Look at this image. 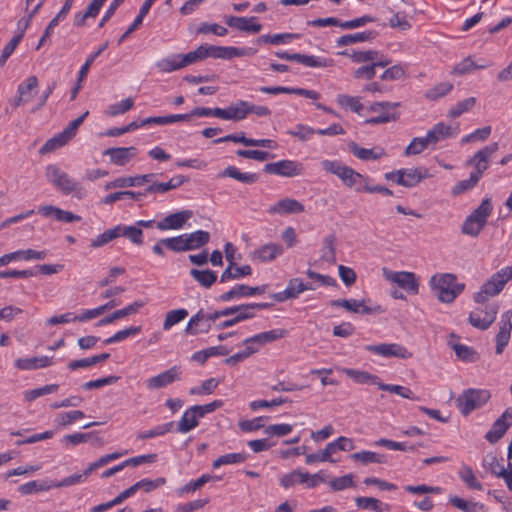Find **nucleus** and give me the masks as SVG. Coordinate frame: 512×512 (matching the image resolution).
Returning a JSON list of instances; mask_svg holds the SVG:
<instances>
[{
  "mask_svg": "<svg viewBox=\"0 0 512 512\" xmlns=\"http://www.w3.org/2000/svg\"><path fill=\"white\" fill-rule=\"evenodd\" d=\"M216 321L213 312H207L204 309L198 310L188 321L185 327L187 335L196 336L201 333H208L212 324Z\"/></svg>",
  "mask_w": 512,
  "mask_h": 512,
  "instance_id": "7",
  "label": "nucleus"
},
{
  "mask_svg": "<svg viewBox=\"0 0 512 512\" xmlns=\"http://www.w3.org/2000/svg\"><path fill=\"white\" fill-rule=\"evenodd\" d=\"M191 276L204 288H210L217 280V275L212 270L192 269Z\"/></svg>",
  "mask_w": 512,
  "mask_h": 512,
  "instance_id": "51",
  "label": "nucleus"
},
{
  "mask_svg": "<svg viewBox=\"0 0 512 512\" xmlns=\"http://www.w3.org/2000/svg\"><path fill=\"white\" fill-rule=\"evenodd\" d=\"M504 285L499 283V280L489 278L474 294V301L478 304L486 303L489 298L497 296L503 289Z\"/></svg>",
  "mask_w": 512,
  "mask_h": 512,
  "instance_id": "25",
  "label": "nucleus"
},
{
  "mask_svg": "<svg viewBox=\"0 0 512 512\" xmlns=\"http://www.w3.org/2000/svg\"><path fill=\"white\" fill-rule=\"evenodd\" d=\"M154 177V173L137 176L118 177L113 181L107 182L104 186V189L112 190L116 188L138 187L143 185L144 183L152 182Z\"/></svg>",
  "mask_w": 512,
  "mask_h": 512,
  "instance_id": "21",
  "label": "nucleus"
},
{
  "mask_svg": "<svg viewBox=\"0 0 512 512\" xmlns=\"http://www.w3.org/2000/svg\"><path fill=\"white\" fill-rule=\"evenodd\" d=\"M162 243L165 244V248L175 253L187 251L185 234H181L176 237L162 238Z\"/></svg>",
  "mask_w": 512,
  "mask_h": 512,
  "instance_id": "57",
  "label": "nucleus"
},
{
  "mask_svg": "<svg viewBox=\"0 0 512 512\" xmlns=\"http://www.w3.org/2000/svg\"><path fill=\"white\" fill-rule=\"evenodd\" d=\"M492 211V204L490 199L486 198L482 200L481 204L477 209L473 211L470 215L471 218L478 220L481 224L485 226L487 218L490 216Z\"/></svg>",
  "mask_w": 512,
  "mask_h": 512,
  "instance_id": "60",
  "label": "nucleus"
},
{
  "mask_svg": "<svg viewBox=\"0 0 512 512\" xmlns=\"http://www.w3.org/2000/svg\"><path fill=\"white\" fill-rule=\"evenodd\" d=\"M135 147H116L109 148L103 152V155L110 156V160L115 165L124 166L136 155Z\"/></svg>",
  "mask_w": 512,
  "mask_h": 512,
  "instance_id": "27",
  "label": "nucleus"
},
{
  "mask_svg": "<svg viewBox=\"0 0 512 512\" xmlns=\"http://www.w3.org/2000/svg\"><path fill=\"white\" fill-rule=\"evenodd\" d=\"M72 138L73 136L64 129L61 133L46 141V143L41 147L40 153L46 154L59 149L66 145Z\"/></svg>",
  "mask_w": 512,
  "mask_h": 512,
  "instance_id": "36",
  "label": "nucleus"
},
{
  "mask_svg": "<svg viewBox=\"0 0 512 512\" xmlns=\"http://www.w3.org/2000/svg\"><path fill=\"white\" fill-rule=\"evenodd\" d=\"M329 305L332 307H342L352 313L372 314L379 313L382 311L380 306L368 307L367 305H365L364 300L357 299L331 300L329 302Z\"/></svg>",
  "mask_w": 512,
  "mask_h": 512,
  "instance_id": "20",
  "label": "nucleus"
},
{
  "mask_svg": "<svg viewBox=\"0 0 512 512\" xmlns=\"http://www.w3.org/2000/svg\"><path fill=\"white\" fill-rule=\"evenodd\" d=\"M143 306H144V303L142 301H135V302L129 304L128 306H126L120 310H117V311L111 313L110 315L106 316L105 318L101 319L97 325L98 326L107 325V324H110L118 319H122L129 315L135 314Z\"/></svg>",
  "mask_w": 512,
  "mask_h": 512,
  "instance_id": "35",
  "label": "nucleus"
},
{
  "mask_svg": "<svg viewBox=\"0 0 512 512\" xmlns=\"http://www.w3.org/2000/svg\"><path fill=\"white\" fill-rule=\"evenodd\" d=\"M306 290H314V287L310 284L304 283L300 278H293L288 282L284 291L272 294L271 298L277 302H284L288 299L297 298Z\"/></svg>",
  "mask_w": 512,
  "mask_h": 512,
  "instance_id": "16",
  "label": "nucleus"
},
{
  "mask_svg": "<svg viewBox=\"0 0 512 512\" xmlns=\"http://www.w3.org/2000/svg\"><path fill=\"white\" fill-rule=\"evenodd\" d=\"M428 176L429 173L426 168L399 169L385 174L387 180L407 188L415 187Z\"/></svg>",
  "mask_w": 512,
  "mask_h": 512,
  "instance_id": "4",
  "label": "nucleus"
},
{
  "mask_svg": "<svg viewBox=\"0 0 512 512\" xmlns=\"http://www.w3.org/2000/svg\"><path fill=\"white\" fill-rule=\"evenodd\" d=\"M339 54L349 57L351 61L356 63L390 64L389 60L384 58L381 53L374 50L356 51L353 48H347Z\"/></svg>",
  "mask_w": 512,
  "mask_h": 512,
  "instance_id": "13",
  "label": "nucleus"
},
{
  "mask_svg": "<svg viewBox=\"0 0 512 512\" xmlns=\"http://www.w3.org/2000/svg\"><path fill=\"white\" fill-rule=\"evenodd\" d=\"M198 415L192 411L190 407L183 415L178 423V431L181 433H187L194 429L198 425Z\"/></svg>",
  "mask_w": 512,
  "mask_h": 512,
  "instance_id": "55",
  "label": "nucleus"
},
{
  "mask_svg": "<svg viewBox=\"0 0 512 512\" xmlns=\"http://www.w3.org/2000/svg\"><path fill=\"white\" fill-rule=\"evenodd\" d=\"M377 33L375 31L357 32L354 34H346L338 38L337 46H347L358 42H366L374 39Z\"/></svg>",
  "mask_w": 512,
  "mask_h": 512,
  "instance_id": "41",
  "label": "nucleus"
},
{
  "mask_svg": "<svg viewBox=\"0 0 512 512\" xmlns=\"http://www.w3.org/2000/svg\"><path fill=\"white\" fill-rule=\"evenodd\" d=\"M339 178L342 180L344 185L350 188H355L356 191H360L361 189L359 185L362 181H366V178L362 174L348 166L344 168Z\"/></svg>",
  "mask_w": 512,
  "mask_h": 512,
  "instance_id": "45",
  "label": "nucleus"
},
{
  "mask_svg": "<svg viewBox=\"0 0 512 512\" xmlns=\"http://www.w3.org/2000/svg\"><path fill=\"white\" fill-rule=\"evenodd\" d=\"M165 483H166V479L163 477H160V478H157L154 480L142 479V480L136 482L135 484H133L132 486H130L129 488H127L126 490H124L123 492H121L117 496V500H118L119 504H121L124 500L133 496L139 490H143L144 492L149 493L152 490H155V489L161 487Z\"/></svg>",
  "mask_w": 512,
  "mask_h": 512,
  "instance_id": "17",
  "label": "nucleus"
},
{
  "mask_svg": "<svg viewBox=\"0 0 512 512\" xmlns=\"http://www.w3.org/2000/svg\"><path fill=\"white\" fill-rule=\"evenodd\" d=\"M356 505L360 509H369L376 512H385L389 510L387 504H383L380 500L373 497H357Z\"/></svg>",
  "mask_w": 512,
  "mask_h": 512,
  "instance_id": "49",
  "label": "nucleus"
},
{
  "mask_svg": "<svg viewBox=\"0 0 512 512\" xmlns=\"http://www.w3.org/2000/svg\"><path fill=\"white\" fill-rule=\"evenodd\" d=\"M47 257V251H36L33 249H27V250H19L12 253L5 254L0 257V260H4L3 263L0 264L1 266H5L11 261H18V259L22 258L24 260H44Z\"/></svg>",
  "mask_w": 512,
  "mask_h": 512,
  "instance_id": "32",
  "label": "nucleus"
},
{
  "mask_svg": "<svg viewBox=\"0 0 512 512\" xmlns=\"http://www.w3.org/2000/svg\"><path fill=\"white\" fill-rule=\"evenodd\" d=\"M55 487L53 481H30L21 486L18 490L22 495H29L40 491H48Z\"/></svg>",
  "mask_w": 512,
  "mask_h": 512,
  "instance_id": "47",
  "label": "nucleus"
},
{
  "mask_svg": "<svg viewBox=\"0 0 512 512\" xmlns=\"http://www.w3.org/2000/svg\"><path fill=\"white\" fill-rule=\"evenodd\" d=\"M193 216L190 210H182L172 213L164 217L161 221L156 223V227L161 231L179 230L184 227L186 222Z\"/></svg>",
  "mask_w": 512,
  "mask_h": 512,
  "instance_id": "19",
  "label": "nucleus"
},
{
  "mask_svg": "<svg viewBox=\"0 0 512 512\" xmlns=\"http://www.w3.org/2000/svg\"><path fill=\"white\" fill-rule=\"evenodd\" d=\"M398 104L390 102H376L369 107V111L378 113L377 116L371 117L365 121L367 124H382L396 120V115L391 111L397 107Z\"/></svg>",
  "mask_w": 512,
  "mask_h": 512,
  "instance_id": "15",
  "label": "nucleus"
},
{
  "mask_svg": "<svg viewBox=\"0 0 512 512\" xmlns=\"http://www.w3.org/2000/svg\"><path fill=\"white\" fill-rule=\"evenodd\" d=\"M181 370L178 366H173L170 369L150 377L146 380V386L149 390H156L164 388L173 382L180 379Z\"/></svg>",
  "mask_w": 512,
  "mask_h": 512,
  "instance_id": "18",
  "label": "nucleus"
},
{
  "mask_svg": "<svg viewBox=\"0 0 512 512\" xmlns=\"http://www.w3.org/2000/svg\"><path fill=\"white\" fill-rule=\"evenodd\" d=\"M499 305L496 303L487 304L484 308L478 307L468 317L469 323L480 330H487L496 319Z\"/></svg>",
  "mask_w": 512,
  "mask_h": 512,
  "instance_id": "6",
  "label": "nucleus"
},
{
  "mask_svg": "<svg viewBox=\"0 0 512 512\" xmlns=\"http://www.w3.org/2000/svg\"><path fill=\"white\" fill-rule=\"evenodd\" d=\"M482 464L485 469L489 470L497 477H500L506 470L504 466L500 464L497 456L493 453L485 455Z\"/></svg>",
  "mask_w": 512,
  "mask_h": 512,
  "instance_id": "56",
  "label": "nucleus"
},
{
  "mask_svg": "<svg viewBox=\"0 0 512 512\" xmlns=\"http://www.w3.org/2000/svg\"><path fill=\"white\" fill-rule=\"evenodd\" d=\"M303 165L293 160H280L278 162L267 163L264 166V172L282 177H295L303 173Z\"/></svg>",
  "mask_w": 512,
  "mask_h": 512,
  "instance_id": "10",
  "label": "nucleus"
},
{
  "mask_svg": "<svg viewBox=\"0 0 512 512\" xmlns=\"http://www.w3.org/2000/svg\"><path fill=\"white\" fill-rule=\"evenodd\" d=\"M430 285L437 298L444 303H452L465 288V285L458 283L456 276L451 273L432 276Z\"/></svg>",
  "mask_w": 512,
  "mask_h": 512,
  "instance_id": "2",
  "label": "nucleus"
},
{
  "mask_svg": "<svg viewBox=\"0 0 512 512\" xmlns=\"http://www.w3.org/2000/svg\"><path fill=\"white\" fill-rule=\"evenodd\" d=\"M188 316V311L184 308L168 311L163 321V330L169 331L174 325L182 322Z\"/></svg>",
  "mask_w": 512,
  "mask_h": 512,
  "instance_id": "53",
  "label": "nucleus"
},
{
  "mask_svg": "<svg viewBox=\"0 0 512 512\" xmlns=\"http://www.w3.org/2000/svg\"><path fill=\"white\" fill-rule=\"evenodd\" d=\"M497 142L491 143L476 152L473 157L466 161V166H473L471 172L478 179H481L483 173L489 168V158L498 150Z\"/></svg>",
  "mask_w": 512,
  "mask_h": 512,
  "instance_id": "8",
  "label": "nucleus"
},
{
  "mask_svg": "<svg viewBox=\"0 0 512 512\" xmlns=\"http://www.w3.org/2000/svg\"><path fill=\"white\" fill-rule=\"evenodd\" d=\"M173 425H174L173 422H168V423H165L162 425H158V426L154 427L153 429L139 432L137 434V439L147 440V439H151V438H154L157 436H162V435L166 434L167 432H169L172 429Z\"/></svg>",
  "mask_w": 512,
  "mask_h": 512,
  "instance_id": "61",
  "label": "nucleus"
},
{
  "mask_svg": "<svg viewBox=\"0 0 512 512\" xmlns=\"http://www.w3.org/2000/svg\"><path fill=\"white\" fill-rule=\"evenodd\" d=\"M255 17H238V16H230L226 19V24L231 27L238 29L240 31L248 32V33H258L261 31L262 26L258 23H252L255 21Z\"/></svg>",
  "mask_w": 512,
  "mask_h": 512,
  "instance_id": "30",
  "label": "nucleus"
},
{
  "mask_svg": "<svg viewBox=\"0 0 512 512\" xmlns=\"http://www.w3.org/2000/svg\"><path fill=\"white\" fill-rule=\"evenodd\" d=\"M459 477L469 489L483 490V485L477 480L471 467L463 465L459 470Z\"/></svg>",
  "mask_w": 512,
  "mask_h": 512,
  "instance_id": "54",
  "label": "nucleus"
},
{
  "mask_svg": "<svg viewBox=\"0 0 512 512\" xmlns=\"http://www.w3.org/2000/svg\"><path fill=\"white\" fill-rule=\"evenodd\" d=\"M52 364V358L47 356L18 358L15 360V366L20 370H36L39 368L48 367Z\"/></svg>",
  "mask_w": 512,
  "mask_h": 512,
  "instance_id": "34",
  "label": "nucleus"
},
{
  "mask_svg": "<svg viewBox=\"0 0 512 512\" xmlns=\"http://www.w3.org/2000/svg\"><path fill=\"white\" fill-rule=\"evenodd\" d=\"M286 334L287 331L284 329H273L249 337L243 341V344H257L258 346H264L268 343L284 338Z\"/></svg>",
  "mask_w": 512,
  "mask_h": 512,
  "instance_id": "29",
  "label": "nucleus"
},
{
  "mask_svg": "<svg viewBox=\"0 0 512 512\" xmlns=\"http://www.w3.org/2000/svg\"><path fill=\"white\" fill-rule=\"evenodd\" d=\"M219 177H230L245 184H253L258 180L256 173L241 172L235 166H228L219 174Z\"/></svg>",
  "mask_w": 512,
  "mask_h": 512,
  "instance_id": "39",
  "label": "nucleus"
},
{
  "mask_svg": "<svg viewBox=\"0 0 512 512\" xmlns=\"http://www.w3.org/2000/svg\"><path fill=\"white\" fill-rule=\"evenodd\" d=\"M321 259L329 264L336 262V236L329 234L323 239Z\"/></svg>",
  "mask_w": 512,
  "mask_h": 512,
  "instance_id": "44",
  "label": "nucleus"
},
{
  "mask_svg": "<svg viewBox=\"0 0 512 512\" xmlns=\"http://www.w3.org/2000/svg\"><path fill=\"white\" fill-rule=\"evenodd\" d=\"M349 151L356 156L358 159L363 161H369V160H378L382 158L386 153L385 150L381 147H374L371 149H366L360 147L355 142H350L348 144Z\"/></svg>",
  "mask_w": 512,
  "mask_h": 512,
  "instance_id": "31",
  "label": "nucleus"
},
{
  "mask_svg": "<svg viewBox=\"0 0 512 512\" xmlns=\"http://www.w3.org/2000/svg\"><path fill=\"white\" fill-rule=\"evenodd\" d=\"M476 101L477 100L475 97H468L462 101H459L449 109L447 116L451 119L460 117L462 114L472 110L476 104Z\"/></svg>",
  "mask_w": 512,
  "mask_h": 512,
  "instance_id": "50",
  "label": "nucleus"
},
{
  "mask_svg": "<svg viewBox=\"0 0 512 512\" xmlns=\"http://www.w3.org/2000/svg\"><path fill=\"white\" fill-rule=\"evenodd\" d=\"M252 269L249 265L238 267L235 262L228 265L223 271L220 277V282H226L229 280L240 279L242 277L251 275Z\"/></svg>",
  "mask_w": 512,
  "mask_h": 512,
  "instance_id": "38",
  "label": "nucleus"
},
{
  "mask_svg": "<svg viewBox=\"0 0 512 512\" xmlns=\"http://www.w3.org/2000/svg\"><path fill=\"white\" fill-rule=\"evenodd\" d=\"M37 86V77L29 76L23 83L18 86L17 93L29 101L32 98V91L35 90Z\"/></svg>",
  "mask_w": 512,
  "mask_h": 512,
  "instance_id": "64",
  "label": "nucleus"
},
{
  "mask_svg": "<svg viewBox=\"0 0 512 512\" xmlns=\"http://www.w3.org/2000/svg\"><path fill=\"white\" fill-rule=\"evenodd\" d=\"M283 254V248L279 244L268 243L255 250L252 258L259 262H269Z\"/></svg>",
  "mask_w": 512,
  "mask_h": 512,
  "instance_id": "33",
  "label": "nucleus"
},
{
  "mask_svg": "<svg viewBox=\"0 0 512 512\" xmlns=\"http://www.w3.org/2000/svg\"><path fill=\"white\" fill-rule=\"evenodd\" d=\"M270 306V303H250L241 305V309L234 314L233 318L222 321L216 324L215 327L219 330L232 327L239 322L253 318L256 315V310L267 309Z\"/></svg>",
  "mask_w": 512,
  "mask_h": 512,
  "instance_id": "9",
  "label": "nucleus"
},
{
  "mask_svg": "<svg viewBox=\"0 0 512 512\" xmlns=\"http://www.w3.org/2000/svg\"><path fill=\"white\" fill-rule=\"evenodd\" d=\"M351 459L355 461H360L364 465H367L369 463H379L384 464L387 462V457L384 454H379L372 451H360L353 453L351 456Z\"/></svg>",
  "mask_w": 512,
  "mask_h": 512,
  "instance_id": "46",
  "label": "nucleus"
},
{
  "mask_svg": "<svg viewBox=\"0 0 512 512\" xmlns=\"http://www.w3.org/2000/svg\"><path fill=\"white\" fill-rule=\"evenodd\" d=\"M456 134V128L454 129L450 125H446L443 122H439L435 124L433 128L427 132L426 140H428L431 145H435L440 141L456 136Z\"/></svg>",
  "mask_w": 512,
  "mask_h": 512,
  "instance_id": "28",
  "label": "nucleus"
},
{
  "mask_svg": "<svg viewBox=\"0 0 512 512\" xmlns=\"http://www.w3.org/2000/svg\"><path fill=\"white\" fill-rule=\"evenodd\" d=\"M430 142L425 137H415L406 147L404 154L406 156L418 155L430 146Z\"/></svg>",
  "mask_w": 512,
  "mask_h": 512,
  "instance_id": "62",
  "label": "nucleus"
},
{
  "mask_svg": "<svg viewBox=\"0 0 512 512\" xmlns=\"http://www.w3.org/2000/svg\"><path fill=\"white\" fill-rule=\"evenodd\" d=\"M349 378L360 384H374L379 385L380 378L377 375L370 374L366 371L356 369L344 368L342 370Z\"/></svg>",
  "mask_w": 512,
  "mask_h": 512,
  "instance_id": "42",
  "label": "nucleus"
},
{
  "mask_svg": "<svg viewBox=\"0 0 512 512\" xmlns=\"http://www.w3.org/2000/svg\"><path fill=\"white\" fill-rule=\"evenodd\" d=\"M252 49H239L235 47H221L213 45H201L196 50L187 54H175L164 60V64H191L205 60L207 57L231 60L234 57L246 54Z\"/></svg>",
  "mask_w": 512,
  "mask_h": 512,
  "instance_id": "1",
  "label": "nucleus"
},
{
  "mask_svg": "<svg viewBox=\"0 0 512 512\" xmlns=\"http://www.w3.org/2000/svg\"><path fill=\"white\" fill-rule=\"evenodd\" d=\"M512 425V408H508L494 422L492 428L486 433L485 439L494 444L499 441Z\"/></svg>",
  "mask_w": 512,
  "mask_h": 512,
  "instance_id": "14",
  "label": "nucleus"
},
{
  "mask_svg": "<svg viewBox=\"0 0 512 512\" xmlns=\"http://www.w3.org/2000/svg\"><path fill=\"white\" fill-rule=\"evenodd\" d=\"M246 459L247 455L245 453H229L214 460L212 466L217 469L223 465L243 463Z\"/></svg>",
  "mask_w": 512,
  "mask_h": 512,
  "instance_id": "58",
  "label": "nucleus"
},
{
  "mask_svg": "<svg viewBox=\"0 0 512 512\" xmlns=\"http://www.w3.org/2000/svg\"><path fill=\"white\" fill-rule=\"evenodd\" d=\"M46 177L50 183L64 194H70L79 200L87 195L86 189L80 182L72 179L56 165H49L46 168Z\"/></svg>",
  "mask_w": 512,
  "mask_h": 512,
  "instance_id": "3",
  "label": "nucleus"
},
{
  "mask_svg": "<svg viewBox=\"0 0 512 512\" xmlns=\"http://www.w3.org/2000/svg\"><path fill=\"white\" fill-rule=\"evenodd\" d=\"M449 502L455 508L464 512H485L484 505L478 502H469L458 496H451Z\"/></svg>",
  "mask_w": 512,
  "mask_h": 512,
  "instance_id": "48",
  "label": "nucleus"
},
{
  "mask_svg": "<svg viewBox=\"0 0 512 512\" xmlns=\"http://www.w3.org/2000/svg\"><path fill=\"white\" fill-rule=\"evenodd\" d=\"M186 235L187 251L196 250L206 245L210 240V234L207 231L197 230Z\"/></svg>",
  "mask_w": 512,
  "mask_h": 512,
  "instance_id": "43",
  "label": "nucleus"
},
{
  "mask_svg": "<svg viewBox=\"0 0 512 512\" xmlns=\"http://www.w3.org/2000/svg\"><path fill=\"white\" fill-rule=\"evenodd\" d=\"M267 289V285L250 287L248 285L239 284L222 294L219 297L220 301L227 302L235 298L249 297L253 295L263 294Z\"/></svg>",
  "mask_w": 512,
  "mask_h": 512,
  "instance_id": "24",
  "label": "nucleus"
},
{
  "mask_svg": "<svg viewBox=\"0 0 512 512\" xmlns=\"http://www.w3.org/2000/svg\"><path fill=\"white\" fill-rule=\"evenodd\" d=\"M383 276L386 280L396 283L400 288L411 292V293H418V281L415 277V274L412 272H394L391 270H388L387 268H383Z\"/></svg>",
  "mask_w": 512,
  "mask_h": 512,
  "instance_id": "12",
  "label": "nucleus"
},
{
  "mask_svg": "<svg viewBox=\"0 0 512 512\" xmlns=\"http://www.w3.org/2000/svg\"><path fill=\"white\" fill-rule=\"evenodd\" d=\"M453 88V85L449 82H442L435 85L425 93V97L429 100L435 101L445 95H447Z\"/></svg>",
  "mask_w": 512,
  "mask_h": 512,
  "instance_id": "63",
  "label": "nucleus"
},
{
  "mask_svg": "<svg viewBox=\"0 0 512 512\" xmlns=\"http://www.w3.org/2000/svg\"><path fill=\"white\" fill-rule=\"evenodd\" d=\"M72 138L73 136L64 129L61 133L46 141V143L41 147L40 153L46 154L59 149L66 145Z\"/></svg>",
  "mask_w": 512,
  "mask_h": 512,
  "instance_id": "37",
  "label": "nucleus"
},
{
  "mask_svg": "<svg viewBox=\"0 0 512 512\" xmlns=\"http://www.w3.org/2000/svg\"><path fill=\"white\" fill-rule=\"evenodd\" d=\"M190 115L184 114H176V115H168V116H154L148 117L142 120V124H157V125H167L180 121H189Z\"/></svg>",
  "mask_w": 512,
  "mask_h": 512,
  "instance_id": "52",
  "label": "nucleus"
},
{
  "mask_svg": "<svg viewBox=\"0 0 512 512\" xmlns=\"http://www.w3.org/2000/svg\"><path fill=\"white\" fill-rule=\"evenodd\" d=\"M365 349L373 354L386 358L409 359L412 357V353L406 347L398 343L367 345Z\"/></svg>",
  "mask_w": 512,
  "mask_h": 512,
  "instance_id": "11",
  "label": "nucleus"
},
{
  "mask_svg": "<svg viewBox=\"0 0 512 512\" xmlns=\"http://www.w3.org/2000/svg\"><path fill=\"white\" fill-rule=\"evenodd\" d=\"M490 396V392L485 389H468L458 397V407L462 414L468 415L473 410L482 407L490 399Z\"/></svg>",
  "mask_w": 512,
  "mask_h": 512,
  "instance_id": "5",
  "label": "nucleus"
},
{
  "mask_svg": "<svg viewBox=\"0 0 512 512\" xmlns=\"http://www.w3.org/2000/svg\"><path fill=\"white\" fill-rule=\"evenodd\" d=\"M220 115V119L241 121L248 115V101H238L227 108H221V111H216Z\"/></svg>",
  "mask_w": 512,
  "mask_h": 512,
  "instance_id": "26",
  "label": "nucleus"
},
{
  "mask_svg": "<svg viewBox=\"0 0 512 512\" xmlns=\"http://www.w3.org/2000/svg\"><path fill=\"white\" fill-rule=\"evenodd\" d=\"M117 236L128 238L133 244L140 246L143 244V231L135 226H127L119 224L116 226Z\"/></svg>",
  "mask_w": 512,
  "mask_h": 512,
  "instance_id": "40",
  "label": "nucleus"
},
{
  "mask_svg": "<svg viewBox=\"0 0 512 512\" xmlns=\"http://www.w3.org/2000/svg\"><path fill=\"white\" fill-rule=\"evenodd\" d=\"M511 316L512 310L503 313L501 316L499 332L496 335V354H502L509 343L512 330Z\"/></svg>",
  "mask_w": 512,
  "mask_h": 512,
  "instance_id": "22",
  "label": "nucleus"
},
{
  "mask_svg": "<svg viewBox=\"0 0 512 512\" xmlns=\"http://www.w3.org/2000/svg\"><path fill=\"white\" fill-rule=\"evenodd\" d=\"M84 416V413L80 410L62 412L56 416L55 423L59 427H66L71 425L76 420L83 418Z\"/></svg>",
  "mask_w": 512,
  "mask_h": 512,
  "instance_id": "59",
  "label": "nucleus"
},
{
  "mask_svg": "<svg viewBox=\"0 0 512 512\" xmlns=\"http://www.w3.org/2000/svg\"><path fill=\"white\" fill-rule=\"evenodd\" d=\"M304 205L292 198H283L268 208L271 215L297 214L304 212Z\"/></svg>",
  "mask_w": 512,
  "mask_h": 512,
  "instance_id": "23",
  "label": "nucleus"
}]
</instances>
